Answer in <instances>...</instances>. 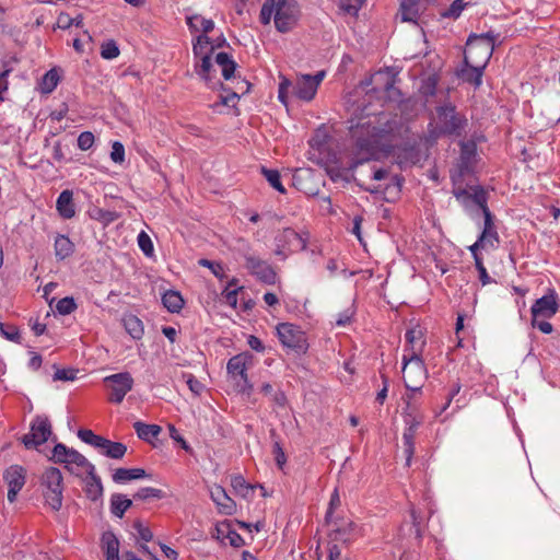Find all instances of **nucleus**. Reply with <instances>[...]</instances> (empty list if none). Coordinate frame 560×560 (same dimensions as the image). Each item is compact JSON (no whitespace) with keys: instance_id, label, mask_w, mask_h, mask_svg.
Segmentation results:
<instances>
[{"instance_id":"nucleus-1","label":"nucleus","mask_w":560,"mask_h":560,"mask_svg":"<svg viewBox=\"0 0 560 560\" xmlns=\"http://www.w3.org/2000/svg\"><path fill=\"white\" fill-rule=\"evenodd\" d=\"M384 115H369L360 117L354 122L351 119L350 135L354 140V158L350 162L348 171L350 180L353 178L355 168L371 160H377L381 155H386L393 150L394 132L397 128V121L394 119L384 120Z\"/></svg>"},{"instance_id":"nucleus-2","label":"nucleus","mask_w":560,"mask_h":560,"mask_svg":"<svg viewBox=\"0 0 560 560\" xmlns=\"http://www.w3.org/2000/svg\"><path fill=\"white\" fill-rule=\"evenodd\" d=\"M498 35L493 32L470 34L466 42L463 67L457 70V77L476 89L482 83L483 71L489 63Z\"/></svg>"},{"instance_id":"nucleus-3","label":"nucleus","mask_w":560,"mask_h":560,"mask_svg":"<svg viewBox=\"0 0 560 560\" xmlns=\"http://www.w3.org/2000/svg\"><path fill=\"white\" fill-rule=\"evenodd\" d=\"M468 127V119L464 113L457 110L451 102L435 107V113L429 124L430 136L434 139L441 137H462Z\"/></svg>"},{"instance_id":"nucleus-4","label":"nucleus","mask_w":560,"mask_h":560,"mask_svg":"<svg viewBox=\"0 0 560 560\" xmlns=\"http://www.w3.org/2000/svg\"><path fill=\"white\" fill-rule=\"evenodd\" d=\"M299 16L300 9L296 0H265L259 21L262 25H268L273 19L276 30L284 34L294 28Z\"/></svg>"},{"instance_id":"nucleus-5","label":"nucleus","mask_w":560,"mask_h":560,"mask_svg":"<svg viewBox=\"0 0 560 560\" xmlns=\"http://www.w3.org/2000/svg\"><path fill=\"white\" fill-rule=\"evenodd\" d=\"M404 384L407 390L420 393L428 377V371L419 351L402 355Z\"/></svg>"},{"instance_id":"nucleus-6","label":"nucleus","mask_w":560,"mask_h":560,"mask_svg":"<svg viewBox=\"0 0 560 560\" xmlns=\"http://www.w3.org/2000/svg\"><path fill=\"white\" fill-rule=\"evenodd\" d=\"M45 502L54 511H59L63 499V477L59 468L48 467L40 477Z\"/></svg>"},{"instance_id":"nucleus-7","label":"nucleus","mask_w":560,"mask_h":560,"mask_svg":"<svg viewBox=\"0 0 560 560\" xmlns=\"http://www.w3.org/2000/svg\"><path fill=\"white\" fill-rule=\"evenodd\" d=\"M242 243L241 255L245 260V267L248 272L254 276L259 282L272 285L277 282L278 276L273 267L266 260L252 255L250 244L244 240H240Z\"/></svg>"},{"instance_id":"nucleus-8","label":"nucleus","mask_w":560,"mask_h":560,"mask_svg":"<svg viewBox=\"0 0 560 560\" xmlns=\"http://www.w3.org/2000/svg\"><path fill=\"white\" fill-rule=\"evenodd\" d=\"M276 330L279 341L284 348L296 354H305L307 352L308 342L306 334L300 326L292 323H279Z\"/></svg>"},{"instance_id":"nucleus-9","label":"nucleus","mask_w":560,"mask_h":560,"mask_svg":"<svg viewBox=\"0 0 560 560\" xmlns=\"http://www.w3.org/2000/svg\"><path fill=\"white\" fill-rule=\"evenodd\" d=\"M51 434V423L48 417L37 415L30 424V432L20 440L26 450H33L46 443Z\"/></svg>"},{"instance_id":"nucleus-10","label":"nucleus","mask_w":560,"mask_h":560,"mask_svg":"<svg viewBox=\"0 0 560 560\" xmlns=\"http://www.w3.org/2000/svg\"><path fill=\"white\" fill-rule=\"evenodd\" d=\"M329 523L331 524L329 538L335 544L341 542L345 546H350L363 536L362 528L349 518L330 520Z\"/></svg>"},{"instance_id":"nucleus-11","label":"nucleus","mask_w":560,"mask_h":560,"mask_svg":"<svg viewBox=\"0 0 560 560\" xmlns=\"http://www.w3.org/2000/svg\"><path fill=\"white\" fill-rule=\"evenodd\" d=\"M405 430L402 433L404 453L406 455V465L410 466L415 454V436L422 423V417L413 411L402 413Z\"/></svg>"},{"instance_id":"nucleus-12","label":"nucleus","mask_w":560,"mask_h":560,"mask_svg":"<svg viewBox=\"0 0 560 560\" xmlns=\"http://www.w3.org/2000/svg\"><path fill=\"white\" fill-rule=\"evenodd\" d=\"M104 383L109 388L108 400L114 404H121L127 393L133 387V378L129 372H120L108 375Z\"/></svg>"},{"instance_id":"nucleus-13","label":"nucleus","mask_w":560,"mask_h":560,"mask_svg":"<svg viewBox=\"0 0 560 560\" xmlns=\"http://www.w3.org/2000/svg\"><path fill=\"white\" fill-rule=\"evenodd\" d=\"M2 477L8 486V501L13 503L15 502L19 492L25 486L26 469L21 465L14 464L4 469Z\"/></svg>"},{"instance_id":"nucleus-14","label":"nucleus","mask_w":560,"mask_h":560,"mask_svg":"<svg viewBox=\"0 0 560 560\" xmlns=\"http://www.w3.org/2000/svg\"><path fill=\"white\" fill-rule=\"evenodd\" d=\"M389 154L395 158L400 170L411 167L421 161V152L416 143H404L397 147L393 144V150L387 155Z\"/></svg>"},{"instance_id":"nucleus-15","label":"nucleus","mask_w":560,"mask_h":560,"mask_svg":"<svg viewBox=\"0 0 560 560\" xmlns=\"http://www.w3.org/2000/svg\"><path fill=\"white\" fill-rule=\"evenodd\" d=\"M559 310L558 295L553 289H549L548 293L537 299L530 307L532 317L550 318L557 314Z\"/></svg>"},{"instance_id":"nucleus-16","label":"nucleus","mask_w":560,"mask_h":560,"mask_svg":"<svg viewBox=\"0 0 560 560\" xmlns=\"http://www.w3.org/2000/svg\"><path fill=\"white\" fill-rule=\"evenodd\" d=\"M275 244L289 248V252L305 250L307 246V234L303 235L291 228H285L275 237Z\"/></svg>"},{"instance_id":"nucleus-17","label":"nucleus","mask_w":560,"mask_h":560,"mask_svg":"<svg viewBox=\"0 0 560 560\" xmlns=\"http://www.w3.org/2000/svg\"><path fill=\"white\" fill-rule=\"evenodd\" d=\"M213 65H212V48H210L207 55H203L195 59L194 70L196 74L209 86L215 89L219 86L222 91H228L225 85L218 81L214 82L211 77Z\"/></svg>"},{"instance_id":"nucleus-18","label":"nucleus","mask_w":560,"mask_h":560,"mask_svg":"<svg viewBox=\"0 0 560 560\" xmlns=\"http://www.w3.org/2000/svg\"><path fill=\"white\" fill-rule=\"evenodd\" d=\"M254 355L249 351H245L233 355L226 364V372L229 376L236 381L237 377L245 378L247 369L253 363Z\"/></svg>"},{"instance_id":"nucleus-19","label":"nucleus","mask_w":560,"mask_h":560,"mask_svg":"<svg viewBox=\"0 0 560 560\" xmlns=\"http://www.w3.org/2000/svg\"><path fill=\"white\" fill-rule=\"evenodd\" d=\"M210 498L217 505L219 513L232 515L236 511V503L229 497L222 486L213 485L210 488Z\"/></svg>"},{"instance_id":"nucleus-20","label":"nucleus","mask_w":560,"mask_h":560,"mask_svg":"<svg viewBox=\"0 0 560 560\" xmlns=\"http://www.w3.org/2000/svg\"><path fill=\"white\" fill-rule=\"evenodd\" d=\"M478 238L480 243H485L490 249L498 247L500 236L494 224L493 214L483 215V226Z\"/></svg>"},{"instance_id":"nucleus-21","label":"nucleus","mask_w":560,"mask_h":560,"mask_svg":"<svg viewBox=\"0 0 560 560\" xmlns=\"http://www.w3.org/2000/svg\"><path fill=\"white\" fill-rule=\"evenodd\" d=\"M86 478L83 479L84 492L89 500L98 501L103 498V483L101 477L96 474L95 466L90 470H86Z\"/></svg>"},{"instance_id":"nucleus-22","label":"nucleus","mask_w":560,"mask_h":560,"mask_svg":"<svg viewBox=\"0 0 560 560\" xmlns=\"http://www.w3.org/2000/svg\"><path fill=\"white\" fill-rule=\"evenodd\" d=\"M56 209L62 219L69 220L75 215V205L73 201L72 190L65 189L59 194L56 200Z\"/></svg>"},{"instance_id":"nucleus-23","label":"nucleus","mask_w":560,"mask_h":560,"mask_svg":"<svg viewBox=\"0 0 560 560\" xmlns=\"http://www.w3.org/2000/svg\"><path fill=\"white\" fill-rule=\"evenodd\" d=\"M372 81L381 86H376L375 90L383 89L385 92L388 93V96L390 97L393 93H398L399 91L395 88L396 82V74L392 73L389 68H386L385 70H380L376 73L373 74Z\"/></svg>"},{"instance_id":"nucleus-24","label":"nucleus","mask_w":560,"mask_h":560,"mask_svg":"<svg viewBox=\"0 0 560 560\" xmlns=\"http://www.w3.org/2000/svg\"><path fill=\"white\" fill-rule=\"evenodd\" d=\"M406 342L409 347L405 349V353L409 354L411 351H419L421 355L422 349L425 345V340L423 339V331L420 326H415L407 329L405 334Z\"/></svg>"},{"instance_id":"nucleus-25","label":"nucleus","mask_w":560,"mask_h":560,"mask_svg":"<svg viewBox=\"0 0 560 560\" xmlns=\"http://www.w3.org/2000/svg\"><path fill=\"white\" fill-rule=\"evenodd\" d=\"M317 92L316 83H312L308 77L305 74L293 86V94L295 97L302 101L310 102L314 98Z\"/></svg>"},{"instance_id":"nucleus-26","label":"nucleus","mask_w":560,"mask_h":560,"mask_svg":"<svg viewBox=\"0 0 560 560\" xmlns=\"http://www.w3.org/2000/svg\"><path fill=\"white\" fill-rule=\"evenodd\" d=\"M214 61L221 68V73L224 80L229 81L234 78L237 63L230 54L220 51L215 55Z\"/></svg>"},{"instance_id":"nucleus-27","label":"nucleus","mask_w":560,"mask_h":560,"mask_svg":"<svg viewBox=\"0 0 560 560\" xmlns=\"http://www.w3.org/2000/svg\"><path fill=\"white\" fill-rule=\"evenodd\" d=\"M98 450L108 458L121 459L127 452V445L104 438Z\"/></svg>"},{"instance_id":"nucleus-28","label":"nucleus","mask_w":560,"mask_h":560,"mask_svg":"<svg viewBox=\"0 0 560 560\" xmlns=\"http://www.w3.org/2000/svg\"><path fill=\"white\" fill-rule=\"evenodd\" d=\"M399 11L404 22L417 23L421 11V0H401Z\"/></svg>"},{"instance_id":"nucleus-29","label":"nucleus","mask_w":560,"mask_h":560,"mask_svg":"<svg viewBox=\"0 0 560 560\" xmlns=\"http://www.w3.org/2000/svg\"><path fill=\"white\" fill-rule=\"evenodd\" d=\"M122 325L127 334L135 340H140L144 334V327L142 320L133 315L126 314L122 317Z\"/></svg>"},{"instance_id":"nucleus-30","label":"nucleus","mask_w":560,"mask_h":560,"mask_svg":"<svg viewBox=\"0 0 560 560\" xmlns=\"http://www.w3.org/2000/svg\"><path fill=\"white\" fill-rule=\"evenodd\" d=\"M55 255L58 260H63L74 253V244L68 235L58 234L54 243Z\"/></svg>"},{"instance_id":"nucleus-31","label":"nucleus","mask_w":560,"mask_h":560,"mask_svg":"<svg viewBox=\"0 0 560 560\" xmlns=\"http://www.w3.org/2000/svg\"><path fill=\"white\" fill-rule=\"evenodd\" d=\"M186 24L191 33L198 32L201 28V35H207L214 28V22L211 19L202 18L199 14L187 16Z\"/></svg>"},{"instance_id":"nucleus-32","label":"nucleus","mask_w":560,"mask_h":560,"mask_svg":"<svg viewBox=\"0 0 560 560\" xmlns=\"http://www.w3.org/2000/svg\"><path fill=\"white\" fill-rule=\"evenodd\" d=\"M147 476L143 468H117L112 478L115 483H125L130 480L145 478Z\"/></svg>"},{"instance_id":"nucleus-33","label":"nucleus","mask_w":560,"mask_h":560,"mask_svg":"<svg viewBox=\"0 0 560 560\" xmlns=\"http://www.w3.org/2000/svg\"><path fill=\"white\" fill-rule=\"evenodd\" d=\"M133 429L140 440L149 443L152 442L153 439H156L162 431L160 425L148 424L142 421H136Z\"/></svg>"},{"instance_id":"nucleus-34","label":"nucleus","mask_w":560,"mask_h":560,"mask_svg":"<svg viewBox=\"0 0 560 560\" xmlns=\"http://www.w3.org/2000/svg\"><path fill=\"white\" fill-rule=\"evenodd\" d=\"M131 505L132 501L125 494L114 493L110 497V513L118 518H121Z\"/></svg>"},{"instance_id":"nucleus-35","label":"nucleus","mask_w":560,"mask_h":560,"mask_svg":"<svg viewBox=\"0 0 560 560\" xmlns=\"http://www.w3.org/2000/svg\"><path fill=\"white\" fill-rule=\"evenodd\" d=\"M404 182L405 179L401 175L396 174L392 176L390 182L383 189L384 199L387 202L395 201L399 198Z\"/></svg>"},{"instance_id":"nucleus-36","label":"nucleus","mask_w":560,"mask_h":560,"mask_svg":"<svg viewBox=\"0 0 560 560\" xmlns=\"http://www.w3.org/2000/svg\"><path fill=\"white\" fill-rule=\"evenodd\" d=\"M163 306L171 313H179L184 306V299L178 291L168 290L162 295Z\"/></svg>"},{"instance_id":"nucleus-37","label":"nucleus","mask_w":560,"mask_h":560,"mask_svg":"<svg viewBox=\"0 0 560 560\" xmlns=\"http://www.w3.org/2000/svg\"><path fill=\"white\" fill-rule=\"evenodd\" d=\"M101 542L106 558L119 556V540L113 532L103 533Z\"/></svg>"},{"instance_id":"nucleus-38","label":"nucleus","mask_w":560,"mask_h":560,"mask_svg":"<svg viewBox=\"0 0 560 560\" xmlns=\"http://www.w3.org/2000/svg\"><path fill=\"white\" fill-rule=\"evenodd\" d=\"M217 530L219 535H222L229 540L232 547L240 548L245 544L244 538L236 530L232 529L228 522L221 523L217 527Z\"/></svg>"},{"instance_id":"nucleus-39","label":"nucleus","mask_w":560,"mask_h":560,"mask_svg":"<svg viewBox=\"0 0 560 560\" xmlns=\"http://www.w3.org/2000/svg\"><path fill=\"white\" fill-rule=\"evenodd\" d=\"M59 80L60 77L55 68L48 70L39 81L40 93L50 94L57 88Z\"/></svg>"},{"instance_id":"nucleus-40","label":"nucleus","mask_w":560,"mask_h":560,"mask_svg":"<svg viewBox=\"0 0 560 560\" xmlns=\"http://www.w3.org/2000/svg\"><path fill=\"white\" fill-rule=\"evenodd\" d=\"M260 172L273 189L280 194L287 192L285 187L281 183V175L278 170L261 166Z\"/></svg>"},{"instance_id":"nucleus-41","label":"nucleus","mask_w":560,"mask_h":560,"mask_svg":"<svg viewBox=\"0 0 560 560\" xmlns=\"http://www.w3.org/2000/svg\"><path fill=\"white\" fill-rule=\"evenodd\" d=\"M327 176L331 182L337 183L340 180L350 182V176L348 175V171L342 167L338 162L328 163L325 167Z\"/></svg>"},{"instance_id":"nucleus-42","label":"nucleus","mask_w":560,"mask_h":560,"mask_svg":"<svg viewBox=\"0 0 560 560\" xmlns=\"http://www.w3.org/2000/svg\"><path fill=\"white\" fill-rule=\"evenodd\" d=\"M68 457L69 458L67 459V462L63 463L66 469L71 471L70 464H74L78 467H83L85 469V471L90 470L92 472L94 464H92L84 455H82L77 450L71 448Z\"/></svg>"},{"instance_id":"nucleus-43","label":"nucleus","mask_w":560,"mask_h":560,"mask_svg":"<svg viewBox=\"0 0 560 560\" xmlns=\"http://www.w3.org/2000/svg\"><path fill=\"white\" fill-rule=\"evenodd\" d=\"M212 48V52L214 51V46H211V39L208 35H198L192 40V54L194 58L197 59L203 55H207L208 50Z\"/></svg>"},{"instance_id":"nucleus-44","label":"nucleus","mask_w":560,"mask_h":560,"mask_svg":"<svg viewBox=\"0 0 560 560\" xmlns=\"http://www.w3.org/2000/svg\"><path fill=\"white\" fill-rule=\"evenodd\" d=\"M469 197L479 207L483 215L492 214L488 207V195L481 186H477Z\"/></svg>"},{"instance_id":"nucleus-45","label":"nucleus","mask_w":560,"mask_h":560,"mask_svg":"<svg viewBox=\"0 0 560 560\" xmlns=\"http://www.w3.org/2000/svg\"><path fill=\"white\" fill-rule=\"evenodd\" d=\"M231 486L235 493L243 498H247L253 492V487L242 475L232 476Z\"/></svg>"},{"instance_id":"nucleus-46","label":"nucleus","mask_w":560,"mask_h":560,"mask_svg":"<svg viewBox=\"0 0 560 560\" xmlns=\"http://www.w3.org/2000/svg\"><path fill=\"white\" fill-rule=\"evenodd\" d=\"M165 498V493L161 489L152 488V487H142L135 494L133 499L136 500H150L156 499L161 500Z\"/></svg>"},{"instance_id":"nucleus-47","label":"nucleus","mask_w":560,"mask_h":560,"mask_svg":"<svg viewBox=\"0 0 560 560\" xmlns=\"http://www.w3.org/2000/svg\"><path fill=\"white\" fill-rule=\"evenodd\" d=\"M90 217L94 220L101 221L105 224H109L118 219L116 211L105 210L102 208H94L89 212Z\"/></svg>"},{"instance_id":"nucleus-48","label":"nucleus","mask_w":560,"mask_h":560,"mask_svg":"<svg viewBox=\"0 0 560 560\" xmlns=\"http://www.w3.org/2000/svg\"><path fill=\"white\" fill-rule=\"evenodd\" d=\"M77 434H78V438L82 442H84V443H86V444H89V445H91V446H93V447H95L97 450L100 448L101 443H102V441L104 439V436L95 434L90 429H80Z\"/></svg>"},{"instance_id":"nucleus-49","label":"nucleus","mask_w":560,"mask_h":560,"mask_svg":"<svg viewBox=\"0 0 560 560\" xmlns=\"http://www.w3.org/2000/svg\"><path fill=\"white\" fill-rule=\"evenodd\" d=\"M438 77L435 74L429 75L422 80L419 92L424 97H431L436 94Z\"/></svg>"},{"instance_id":"nucleus-50","label":"nucleus","mask_w":560,"mask_h":560,"mask_svg":"<svg viewBox=\"0 0 560 560\" xmlns=\"http://www.w3.org/2000/svg\"><path fill=\"white\" fill-rule=\"evenodd\" d=\"M199 266L206 267L211 270L212 275L218 278L219 280H222L226 277L225 275V268L222 262L220 261H213L209 260L207 258H201L198 261Z\"/></svg>"},{"instance_id":"nucleus-51","label":"nucleus","mask_w":560,"mask_h":560,"mask_svg":"<svg viewBox=\"0 0 560 560\" xmlns=\"http://www.w3.org/2000/svg\"><path fill=\"white\" fill-rule=\"evenodd\" d=\"M78 305L72 296H65L56 304V312L59 315H70L77 310Z\"/></svg>"},{"instance_id":"nucleus-52","label":"nucleus","mask_w":560,"mask_h":560,"mask_svg":"<svg viewBox=\"0 0 560 560\" xmlns=\"http://www.w3.org/2000/svg\"><path fill=\"white\" fill-rule=\"evenodd\" d=\"M0 335L9 341L21 342L20 330L15 325H9L0 322Z\"/></svg>"},{"instance_id":"nucleus-53","label":"nucleus","mask_w":560,"mask_h":560,"mask_svg":"<svg viewBox=\"0 0 560 560\" xmlns=\"http://www.w3.org/2000/svg\"><path fill=\"white\" fill-rule=\"evenodd\" d=\"M465 7H466V3L464 2V0H454L446 10L441 12V16L444 19L456 20L460 16Z\"/></svg>"},{"instance_id":"nucleus-54","label":"nucleus","mask_w":560,"mask_h":560,"mask_svg":"<svg viewBox=\"0 0 560 560\" xmlns=\"http://www.w3.org/2000/svg\"><path fill=\"white\" fill-rule=\"evenodd\" d=\"M119 47L114 39H108L101 46V56L103 59L112 60L119 56Z\"/></svg>"},{"instance_id":"nucleus-55","label":"nucleus","mask_w":560,"mask_h":560,"mask_svg":"<svg viewBox=\"0 0 560 560\" xmlns=\"http://www.w3.org/2000/svg\"><path fill=\"white\" fill-rule=\"evenodd\" d=\"M237 285V279L236 278H232L229 282H228V287L223 290L222 294L224 295V299L226 301V303L233 307L236 306L237 304V293H238V290L241 288H234V289H230L232 287H236Z\"/></svg>"},{"instance_id":"nucleus-56","label":"nucleus","mask_w":560,"mask_h":560,"mask_svg":"<svg viewBox=\"0 0 560 560\" xmlns=\"http://www.w3.org/2000/svg\"><path fill=\"white\" fill-rule=\"evenodd\" d=\"M137 241H138V246L142 250V253L147 257H152L154 254V246H153L151 237L144 231H141L138 234Z\"/></svg>"},{"instance_id":"nucleus-57","label":"nucleus","mask_w":560,"mask_h":560,"mask_svg":"<svg viewBox=\"0 0 560 560\" xmlns=\"http://www.w3.org/2000/svg\"><path fill=\"white\" fill-rule=\"evenodd\" d=\"M71 447H68L63 443H57L52 448L51 460L57 464H63L69 458Z\"/></svg>"},{"instance_id":"nucleus-58","label":"nucleus","mask_w":560,"mask_h":560,"mask_svg":"<svg viewBox=\"0 0 560 560\" xmlns=\"http://www.w3.org/2000/svg\"><path fill=\"white\" fill-rule=\"evenodd\" d=\"M460 158L465 162H469L477 153V144L472 140L460 142Z\"/></svg>"},{"instance_id":"nucleus-59","label":"nucleus","mask_w":560,"mask_h":560,"mask_svg":"<svg viewBox=\"0 0 560 560\" xmlns=\"http://www.w3.org/2000/svg\"><path fill=\"white\" fill-rule=\"evenodd\" d=\"M78 370L72 368L57 369L52 380L54 381H74L77 378Z\"/></svg>"},{"instance_id":"nucleus-60","label":"nucleus","mask_w":560,"mask_h":560,"mask_svg":"<svg viewBox=\"0 0 560 560\" xmlns=\"http://www.w3.org/2000/svg\"><path fill=\"white\" fill-rule=\"evenodd\" d=\"M95 137L91 131H83L78 137V148L82 151L90 150L94 144Z\"/></svg>"},{"instance_id":"nucleus-61","label":"nucleus","mask_w":560,"mask_h":560,"mask_svg":"<svg viewBox=\"0 0 560 560\" xmlns=\"http://www.w3.org/2000/svg\"><path fill=\"white\" fill-rule=\"evenodd\" d=\"M132 526L141 540L149 542L153 539L152 530L143 525L141 521H135Z\"/></svg>"},{"instance_id":"nucleus-62","label":"nucleus","mask_w":560,"mask_h":560,"mask_svg":"<svg viewBox=\"0 0 560 560\" xmlns=\"http://www.w3.org/2000/svg\"><path fill=\"white\" fill-rule=\"evenodd\" d=\"M272 454L275 456L276 464L279 469L283 470L285 463H287V456L285 453L280 444L279 441H276L272 445Z\"/></svg>"},{"instance_id":"nucleus-63","label":"nucleus","mask_w":560,"mask_h":560,"mask_svg":"<svg viewBox=\"0 0 560 560\" xmlns=\"http://www.w3.org/2000/svg\"><path fill=\"white\" fill-rule=\"evenodd\" d=\"M110 159L114 163L118 164H121L125 161V147L120 141L113 142Z\"/></svg>"},{"instance_id":"nucleus-64","label":"nucleus","mask_w":560,"mask_h":560,"mask_svg":"<svg viewBox=\"0 0 560 560\" xmlns=\"http://www.w3.org/2000/svg\"><path fill=\"white\" fill-rule=\"evenodd\" d=\"M354 314L355 311L352 306L343 310L337 315L336 325L339 327L349 325L352 322Z\"/></svg>"}]
</instances>
